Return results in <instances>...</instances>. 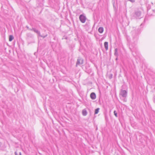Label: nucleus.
<instances>
[{"mask_svg":"<svg viewBox=\"0 0 155 155\" xmlns=\"http://www.w3.org/2000/svg\"><path fill=\"white\" fill-rule=\"evenodd\" d=\"M83 60L82 58H78V60L76 63V66L78 65L81 64H83Z\"/></svg>","mask_w":155,"mask_h":155,"instance_id":"5","label":"nucleus"},{"mask_svg":"<svg viewBox=\"0 0 155 155\" xmlns=\"http://www.w3.org/2000/svg\"><path fill=\"white\" fill-rule=\"evenodd\" d=\"M116 60H117V58H116Z\"/></svg>","mask_w":155,"mask_h":155,"instance_id":"27","label":"nucleus"},{"mask_svg":"<svg viewBox=\"0 0 155 155\" xmlns=\"http://www.w3.org/2000/svg\"><path fill=\"white\" fill-rule=\"evenodd\" d=\"M90 97L92 100H94L96 98V95L95 94L94 92H92L90 94Z\"/></svg>","mask_w":155,"mask_h":155,"instance_id":"6","label":"nucleus"},{"mask_svg":"<svg viewBox=\"0 0 155 155\" xmlns=\"http://www.w3.org/2000/svg\"><path fill=\"white\" fill-rule=\"evenodd\" d=\"M39 36H41V37H42L44 38H45V37H47V35H46L45 36H42V35H41L40 34V35H39Z\"/></svg>","mask_w":155,"mask_h":155,"instance_id":"16","label":"nucleus"},{"mask_svg":"<svg viewBox=\"0 0 155 155\" xmlns=\"http://www.w3.org/2000/svg\"><path fill=\"white\" fill-rule=\"evenodd\" d=\"M26 28L27 29L30 30V29H31V28H29V27L28 26H26Z\"/></svg>","mask_w":155,"mask_h":155,"instance_id":"20","label":"nucleus"},{"mask_svg":"<svg viewBox=\"0 0 155 155\" xmlns=\"http://www.w3.org/2000/svg\"><path fill=\"white\" fill-rule=\"evenodd\" d=\"M104 48L106 50H107L108 49V43L107 42H105L104 43Z\"/></svg>","mask_w":155,"mask_h":155,"instance_id":"8","label":"nucleus"},{"mask_svg":"<svg viewBox=\"0 0 155 155\" xmlns=\"http://www.w3.org/2000/svg\"><path fill=\"white\" fill-rule=\"evenodd\" d=\"M153 101L155 103V97H154V99H153Z\"/></svg>","mask_w":155,"mask_h":155,"instance_id":"22","label":"nucleus"},{"mask_svg":"<svg viewBox=\"0 0 155 155\" xmlns=\"http://www.w3.org/2000/svg\"><path fill=\"white\" fill-rule=\"evenodd\" d=\"M114 115L116 116H117V112H116V111H114Z\"/></svg>","mask_w":155,"mask_h":155,"instance_id":"18","label":"nucleus"},{"mask_svg":"<svg viewBox=\"0 0 155 155\" xmlns=\"http://www.w3.org/2000/svg\"><path fill=\"white\" fill-rule=\"evenodd\" d=\"M99 108H98L96 109L95 110L94 114H97L99 112Z\"/></svg>","mask_w":155,"mask_h":155,"instance_id":"15","label":"nucleus"},{"mask_svg":"<svg viewBox=\"0 0 155 155\" xmlns=\"http://www.w3.org/2000/svg\"><path fill=\"white\" fill-rule=\"evenodd\" d=\"M140 31V29L137 28L136 30H134L132 31L133 38L134 41H136L138 38V35Z\"/></svg>","mask_w":155,"mask_h":155,"instance_id":"1","label":"nucleus"},{"mask_svg":"<svg viewBox=\"0 0 155 155\" xmlns=\"http://www.w3.org/2000/svg\"><path fill=\"white\" fill-rule=\"evenodd\" d=\"M118 49L117 48H116L115 49L114 55L117 57H118Z\"/></svg>","mask_w":155,"mask_h":155,"instance_id":"10","label":"nucleus"},{"mask_svg":"<svg viewBox=\"0 0 155 155\" xmlns=\"http://www.w3.org/2000/svg\"><path fill=\"white\" fill-rule=\"evenodd\" d=\"M124 101H126V100L125 98L124 99Z\"/></svg>","mask_w":155,"mask_h":155,"instance_id":"24","label":"nucleus"},{"mask_svg":"<svg viewBox=\"0 0 155 155\" xmlns=\"http://www.w3.org/2000/svg\"><path fill=\"white\" fill-rule=\"evenodd\" d=\"M143 23H142V24H141V25H140V26H142L143 25Z\"/></svg>","mask_w":155,"mask_h":155,"instance_id":"26","label":"nucleus"},{"mask_svg":"<svg viewBox=\"0 0 155 155\" xmlns=\"http://www.w3.org/2000/svg\"><path fill=\"white\" fill-rule=\"evenodd\" d=\"M141 12L139 11H135L133 15V16L136 18H141Z\"/></svg>","mask_w":155,"mask_h":155,"instance_id":"3","label":"nucleus"},{"mask_svg":"<svg viewBox=\"0 0 155 155\" xmlns=\"http://www.w3.org/2000/svg\"><path fill=\"white\" fill-rule=\"evenodd\" d=\"M79 18L80 21L82 23H84L85 22L86 20V18L85 16L83 15H80L79 16Z\"/></svg>","mask_w":155,"mask_h":155,"instance_id":"4","label":"nucleus"},{"mask_svg":"<svg viewBox=\"0 0 155 155\" xmlns=\"http://www.w3.org/2000/svg\"><path fill=\"white\" fill-rule=\"evenodd\" d=\"M19 155H21V152H20L19 153Z\"/></svg>","mask_w":155,"mask_h":155,"instance_id":"23","label":"nucleus"},{"mask_svg":"<svg viewBox=\"0 0 155 155\" xmlns=\"http://www.w3.org/2000/svg\"><path fill=\"white\" fill-rule=\"evenodd\" d=\"M120 96L123 98H125L127 96V91L125 90H121L120 93Z\"/></svg>","mask_w":155,"mask_h":155,"instance_id":"2","label":"nucleus"},{"mask_svg":"<svg viewBox=\"0 0 155 155\" xmlns=\"http://www.w3.org/2000/svg\"><path fill=\"white\" fill-rule=\"evenodd\" d=\"M133 55L134 56H136V55H135V54H134L133 53Z\"/></svg>","mask_w":155,"mask_h":155,"instance_id":"25","label":"nucleus"},{"mask_svg":"<svg viewBox=\"0 0 155 155\" xmlns=\"http://www.w3.org/2000/svg\"><path fill=\"white\" fill-rule=\"evenodd\" d=\"M27 36L29 38H32L33 37V35L31 33H28L27 34Z\"/></svg>","mask_w":155,"mask_h":155,"instance_id":"11","label":"nucleus"},{"mask_svg":"<svg viewBox=\"0 0 155 155\" xmlns=\"http://www.w3.org/2000/svg\"><path fill=\"white\" fill-rule=\"evenodd\" d=\"M30 30L33 31L37 33L38 35H40V32L38 30L36 29L35 28H32V29H30Z\"/></svg>","mask_w":155,"mask_h":155,"instance_id":"7","label":"nucleus"},{"mask_svg":"<svg viewBox=\"0 0 155 155\" xmlns=\"http://www.w3.org/2000/svg\"><path fill=\"white\" fill-rule=\"evenodd\" d=\"M130 49H131V51L133 52H136L137 51V50L135 48H131V46H130Z\"/></svg>","mask_w":155,"mask_h":155,"instance_id":"13","label":"nucleus"},{"mask_svg":"<svg viewBox=\"0 0 155 155\" xmlns=\"http://www.w3.org/2000/svg\"><path fill=\"white\" fill-rule=\"evenodd\" d=\"M82 114L83 116H86L87 114V112L86 110L85 109H84L82 111Z\"/></svg>","mask_w":155,"mask_h":155,"instance_id":"12","label":"nucleus"},{"mask_svg":"<svg viewBox=\"0 0 155 155\" xmlns=\"http://www.w3.org/2000/svg\"><path fill=\"white\" fill-rule=\"evenodd\" d=\"M128 0L132 3L134 2H135V0Z\"/></svg>","mask_w":155,"mask_h":155,"instance_id":"17","label":"nucleus"},{"mask_svg":"<svg viewBox=\"0 0 155 155\" xmlns=\"http://www.w3.org/2000/svg\"><path fill=\"white\" fill-rule=\"evenodd\" d=\"M98 31L101 33H102L104 31V28L102 27H100L98 29Z\"/></svg>","mask_w":155,"mask_h":155,"instance_id":"9","label":"nucleus"},{"mask_svg":"<svg viewBox=\"0 0 155 155\" xmlns=\"http://www.w3.org/2000/svg\"><path fill=\"white\" fill-rule=\"evenodd\" d=\"M14 38L13 35H10L9 36V40L10 41H11L13 39H14Z\"/></svg>","mask_w":155,"mask_h":155,"instance_id":"14","label":"nucleus"},{"mask_svg":"<svg viewBox=\"0 0 155 155\" xmlns=\"http://www.w3.org/2000/svg\"><path fill=\"white\" fill-rule=\"evenodd\" d=\"M15 155H18L17 153V152H16V151L15 152Z\"/></svg>","mask_w":155,"mask_h":155,"instance_id":"21","label":"nucleus"},{"mask_svg":"<svg viewBox=\"0 0 155 155\" xmlns=\"http://www.w3.org/2000/svg\"><path fill=\"white\" fill-rule=\"evenodd\" d=\"M150 6H149V5L147 7V9L149 10V9H150Z\"/></svg>","mask_w":155,"mask_h":155,"instance_id":"19","label":"nucleus"}]
</instances>
